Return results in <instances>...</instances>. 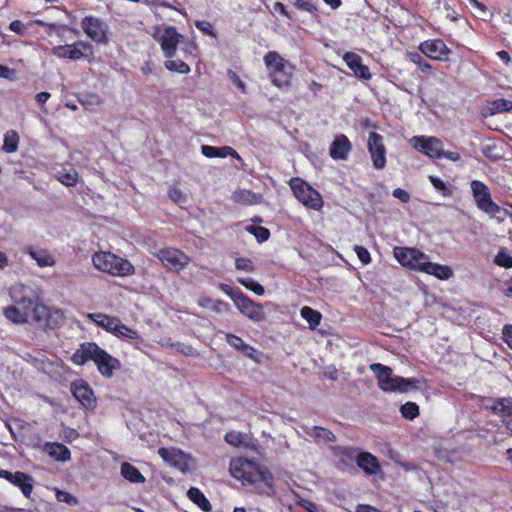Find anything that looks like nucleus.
I'll list each match as a JSON object with an SVG mask.
<instances>
[{
  "label": "nucleus",
  "instance_id": "4d7b16f0",
  "mask_svg": "<svg viewBox=\"0 0 512 512\" xmlns=\"http://www.w3.org/2000/svg\"><path fill=\"white\" fill-rule=\"evenodd\" d=\"M169 197L175 203H183L186 201V196L177 187H171L169 190Z\"/></svg>",
  "mask_w": 512,
  "mask_h": 512
},
{
  "label": "nucleus",
  "instance_id": "0eeeda50",
  "mask_svg": "<svg viewBox=\"0 0 512 512\" xmlns=\"http://www.w3.org/2000/svg\"><path fill=\"white\" fill-rule=\"evenodd\" d=\"M164 267L169 270L179 272L186 268L190 262V258L184 252L172 247H165L153 252Z\"/></svg>",
  "mask_w": 512,
  "mask_h": 512
},
{
  "label": "nucleus",
  "instance_id": "4be33fe9",
  "mask_svg": "<svg viewBox=\"0 0 512 512\" xmlns=\"http://www.w3.org/2000/svg\"><path fill=\"white\" fill-rule=\"evenodd\" d=\"M158 454L165 462L178 467L182 471L184 470L186 463L184 462V454L182 451L163 447L158 450Z\"/></svg>",
  "mask_w": 512,
  "mask_h": 512
},
{
  "label": "nucleus",
  "instance_id": "20e7f679",
  "mask_svg": "<svg viewBox=\"0 0 512 512\" xmlns=\"http://www.w3.org/2000/svg\"><path fill=\"white\" fill-rule=\"evenodd\" d=\"M92 263L97 270L112 276L126 277L135 273L134 266L128 260L110 252L95 253Z\"/></svg>",
  "mask_w": 512,
  "mask_h": 512
},
{
  "label": "nucleus",
  "instance_id": "a878e982",
  "mask_svg": "<svg viewBox=\"0 0 512 512\" xmlns=\"http://www.w3.org/2000/svg\"><path fill=\"white\" fill-rule=\"evenodd\" d=\"M88 317L98 326L111 333H114L120 321L116 317H112L103 313H90Z\"/></svg>",
  "mask_w": 512,
  "mask_h": 512
},
{
  "label": "nucleus",
  "instance_id": "b1692460",
  "mask_svg": "<svg viewBox=\"0 0 512 512\" xmlns=\"http://www.w3.org/2000/svg\"><path fill=\"white\" fill-rule=\"evenodd\" d=\"M26 254L33 258L39 267H52L55 265V260L53 256L45 249L35 250L33 247L29 246L24 251Z\"/></svg>",
  "mask_w": 512,
  "mask_h": 512
},
{
  "label": "nucleus",
  "instance_id": "6e6552de",
  "mask_svg": "<svg viewBox=\"0 0 512 512\" xmlns=\"http://www.w3.org/2000/svg\"><path fill=\"white\" fill-rule=\"evenodd\" d=\"M393 253L402 266L421 272L428 259L426 254L416 248L395 247Z\"/></svg>",
  "mask_w": 512,
  "mask_h": 512
},
{
  "label": "nucleus",
  "instance_id": "79ce46f5",
  "mask_svg": "<svg viewBox=\"0 0 512 512\" xmlns=\"http://www.w3.org/2000/svg\"><path fill=\"white\" fill-rule=\"evenodd\" d=\"M237 281L257 295H263L265 292L264 287L252 278H238Z\"/></svg>",
  "mask_w": 512,
  "mask_h": 512
},
{
  "label": "nucleus",
  "instance_id": "bf43d9fd",
  "mask_svg": "<svg viewBox=\"0 0 512 512\" xmlns=\"http://www.w3.org/2000/svg\"><path fill=\"white\" fill-rule=\"evenodd\" d=\"M468 1H469L470 6L473 9L478 11L479 16H481V17L487 16V14H488L487 7L482 2H479L478 0H468Z\"/></svg>",
  "mask_w": 512,
  "mask_h": 512
},
{
  "label": "nucleus",
  "instance_id": "49530a36",
  "mask_svg": "<svg viewBox=\"0 0 512 512\" xmlns=\"http://www.w3.org/2000/svg\"><path fill=\"white\" fill-rule=\"evenodd\" d=\"M78 174L74 169L67 172H59L58 180L66 186H74L77 183Z\"/></svg>",
  "mask_w": 512,
  "mask_h": 512
},
{
  "label": "nucleus",
  "instance_id": "9b49d317",
  "mask_svg": "<svg viewBox=\"0 0 512 512\" xmlns=\"http://www.w3.org/2000/svg\"><path fill=\"white\" fill-rule=\"evenodd\" d=\"M367 149L370 154L373 167L378 170L384 169L386 166L387 149L382 135L377 132H371L367 140Z\"/></svg>",
  "mask_w": 512,
  "mask_h": 512
},
{
  "label": "nucleus",
  "instance_id": "7ed1b4c3",
  "mask_svg": "<svg viewBox=\"0 0 512 512\" xmlns=\"http://www.w3.org/2000/svg\"><path fill=\"white\" fill-rule=\"evenodd\" d=\"M371 371L375 374L379 388L384 392H407L411 388H416L419 383L416 379H406L400 376H394L389 366L373 363L370 365Z\"/></svg>",
  "mask_w": 512,
  "mask_h": 512
},
{
  "label": "nucleus",
  "instance_id": "9d476101",
  "mask_svg": "<svg viewBox=\"0 0 512 512\" xmlns=\"http://www.w3.org/2000/svg\"><path fill=\"white\" fill-rule=\"evenodd\" d=\"M81 27L87 37L98 44H107L108 25L94 16H86L81 21Z\"/></svg>",
  "mask_w": 512,
  "mask_h": 512
},
{
  "label": "nucleus",
  "instance_id": "09e8293b",
  "mask_svg": "<svg viewBox=\"0 0 512 512\" xmlns=\"http://www.w3.org/2000/svg\"><path fill=\"white\" fill-rule=\"evenodd\" d=\"M245 435L241 432L230 431L225 435V441L235 447H239L244 443Z\"/></svg>",
  "mask_w": 512,
  "mask_h": 512
},
{
  "label": "nucleus",
  "instance_id": "f704fd0d",
  "mask_svg": "<svg viewBox=\"0 0 512 512\" xmlns=\"http://www.w3.org/2000/svg\"><path fill=\"white\" fill-rule=\"evenodd\" d=\"M300 314L302 318H304L310 325V328L315 329L321 321V313L317 310L312 309L311 307L304 306Z\"/></svg>",
  "mask_w": 512,
  "mask_h": 512
},
{
  "label": "nucleus",
  "instance_id": "c85d7f7f",
  "mask_svg": "<svg viewBox=\"0 0 512 512\" xmlns=\"http://www.w3.org/2000/svg\"><path fill=\"white\" fill-rule=\"evenodd\" d=\"M4 315L5 317L12 321L15 324H22L26 323L29 320V312L27 309H23V311H20L15 306H9L4 309Z\"/></svg>",
  "mask_w": 512,
  "mask_h": 512
},
{
  "label": "nucleus",
  "instance_id": "680f3d73",
  "mask_svg": "<svg viewBox=\"0 0 512 512\" xmlns=\"http://www.w3.org/2000/svg\"><path fill=\"white\" fill-rule=\"evenodd\" d=\"M78 436H79L78 432L73 428L65 427L63 429L62 438L69 442L77 439Z\"/></svg>",
  "mask_w": 512,
  "mask_h": 512
},
{
  "label": "nucleus",
  "instance_id": "f8f14e48",
  "mask_svg": "<svg viewBox=\"0 0 512 512\" xmlns=\"http://www.w3.org/2000/svg\"><path fill=\"white\" fill-rule=\"evenodd\" d=\"M257 464L245 458H237L231 461L230 471L234 478L241 480L244 484H253Z\"/></svg>",
  "mask_w": 512,
  "mask_h": 512
},
{
  "label": "nucleus",
  "instance_id": "774afa93",
  "mask_svg": "<svg viewBox=\"0 0 512 512\" xmlns=\"http://www.w3.org/2000/svg\"><path fill=\"white\" fill-rule=\"evenodd\" d=\"M300 10L306 11L312 15L318 13V8L310 0H303Z\"/></svg>",
  "mask_w": 512,
  "mask_h": 512
},
{
  "label": "nucleus",
  "instance_id": "bb28decb",
  "mask_svg": "<svg viewBox=\"0 0 512 512\" xmlns=\"http://www.w3.org/2000/svg\"><path fill=\"white\" fill-rule=\"evenodd\" d=\"M201 150H202L203 155L206 156L207 158H214V157L225 158L228 155H231L236 158H240L238 153L233 148H231L229 146L214 147V146H209V145H203L201 147Z\"/></svg>",
  "mask_w": 512,
  "mask_h": 512
},
{
  "label": "nucleus",
  "instance_id": "864d4df0",
  "mask_svg": "<svg viewBox=\"0 0 512 512\" xmlns=\"http://www.w3.org/2000/svg\"><path fill=\"white\" fill-rule=\"evenodd\" d=\"M206 302L208 303L206 306L210 307L216 313H224L230 310L229 304L222 300L213 301L211 299H207Z\"/></svg>",
  "mask_w": 512,
  "mask_h": 512
},
{
  "label": "nucleus",
  "instance_id": "72a5a7b5",
  "mask_svg": "<svg viewBox=\"0 0 512 512\" xmlns=\"http://www.w3.org/2000/svg\"><path fill=\"white\" fill-rule=\"evenodd\" d=\"M19 135L16 131L10 130L4 135L2 150L6 153H14L18 149Z\"/></svg>",
  "mask_w": 512,
  "mask_h": 512
},
{
  "label": "nucleus",
  "instance_id": "6ab92c4d",
  "mask_svg": "<svg viewBox=\"0 0 512 512\" xmlns=\"http://www.w3.org/2000/svg\"><path fill=\"white\" fill-rule=\"evenodd\" d=\"M343 60L349 69L353 71L356 77L363 80L371 79L372 75L368 66L362 63V59L358 54L353 52H346L343 56Z\"/></svg>",
  "mask_w": 512,
  "mask_h": 512
},
{
  "label": "nucleus",
  "instance_id": "393cba45",
  "mask_svg": "<svg viewBox=\"0 0 512 512\" xmlns=\"http://www.w3.org/2000/svg\"><path fill=\"white\" fill-rule=\"evenodd\" d=\"M422 272L433 275L441 280H447L453 276V270L449 266L432 263L428 259Z\"/></svg>",
  "mask_w": 512,
  "mask_h": 512
},
{
  "label": "nucleus",
  "instance_id": "dca6fc26",
  "mask_svg": "<svg viewBox=\"0 0 512 512\" xmlns=\"http://www.w3.org/2000/svg\"><path fill=\"white\" fill-rule=\"evenodd\" d=\"M71 392L73 396L86 409H94L96 399L89 384L84 381H76L71 384Z\"/></svg>",
  "mask_w": 512,
  "mask_h": 512
},
{
  "label": "nucleus",
  "instance_id": "2eb2a0df",
  "mask_svg": "<svg viewBox=\"0 0 512 512\" xmlns=\"http://www.w3.org/2000/svg\"><path fill=\"white\" fill-rule=\"evenodd\" d=\"M485 406L493 414L500 416L503 423L512 432V398L488 399Z\"/></svg>",
  "mask_w": 512,
  "mask_h": 512
},
{
  "label": "nucleus",
  "instance_id": "1a4fd4ad",
  "mask_svg": "<svg viewBox=\"0 0 512 512\" xmlns=\"http://www.w3.org/2000/svg\"><path fill=\"white\" fill-rule=\"evenodd\" d=\"M182 38L183 36L173 26L165 27L154 34V39L160 44L166 58H173L176 55L177 45Z\"/></svg>",
  "mask_w": 512,
  "mask_h": 512
},
{
  "label": "nucleus",
  "instance_id": "ddd939ff",
  "mask_svg": "<svg viewBox=\"0 0 512 512\" xmlns=\"http://www.w3.org/2000/svg\"><path fill=\"white\" fill-rule=\"evenodd\" d=\"M235 306L245 317L255 323L262 322L266 319L263 306L254 302L244 293L241 295V297H238L237 301L235 302Z\"/></svg>",
  "mask_w": 512,
  "mask_h": 512
},
{
  "label": "nucleus",
  "instance_id": "0e129e2a",
  "mask_svg": "<svg viewBox=\"0 0 512 512\" xmlns=\"http://www.w3.org/2000/svg\"><path fill=\"white\" fill-rule=\"evenodd\" d=\"M9 29L19 35H23L25 33L26 27L21 21L15 20L10 23Z\"/></svg>",
  "mask_w": 512,
  "mask_h": 512
},
{
  "label": "nucleus",
  "instance_id": "423d86ee",
  "mask_svg": "<svg viewBox=\"0 0 512 512\" xmlns=\"http://www.w3.org/2000/svg\"><path fill=\"white\" fill-rule=\"evenodd\" d=\"M470 187L477 208L490 217H497V214H499L502 209L492 200L487 185L482 181L472 180Z\"/></svg>",
  "mask_w": 512,
  "mask_h": 512
},
{
  "label": "nucleus",
  "instance_id": "c03bdc74",
  "mask_svg": "<svg viewBox=\"0 0 512 512\" xmlns=\"http://www.w3.org/2000/svg\"><path fill=\"white\" fill-rule=\"evenodd\" d=\"M408 58L411 62L416 64L423 73L431 71V65L427 63L418 52H409Z\"/></svg>",
  "mask_w": 512,
  "mask_h": 512
},
{
  "label": "nucleus",
  "instance_id": "a18cd8bd",
  "mask_svg": "<svg viewBox=\"0 0 512 512\" xmlns=\"http://www.w3.org/2000/svg\"><path fill=\"white\" fill-rule=\"evenodd\" d=\"M225 339L230 346L239 352H242L244 349H248V344H246L239 336L235 334L226 333Z\"/></svg>",
  "mask_w": 512,
  "mask_h": 512
},
{
  "label": "nucleus",
  "instance_id": "2f4dec72",
  "mask_svg": "<svg viewBox=\"0 0 512 512\" xmlns=\"http://www.w3.org/2000/svg\"><path fill=\"white\" fill-rule=\"evenodd\" d=\"M487 109L489 111V114L491 115L508 112L512 110V101L504 98H499L491 102H488Z\"/></svg>",
  "mask_w": 512,
  "mask_h": 512
},
{
  "label": "nucleus",
  "instance_id": "c756f323",
  "mask_svg": "<svg viewBox=\"0 0 512 512\" xmlns=\"http://www.w3.org/2000/svg\"><path fill=\"white\" fill-rule=\"evenodd\" d=\"M187 496L193 503L197 504L203 511H211L212 506L210 502L198 488H190L187 492Z\"/></svg>",
  "mask_w": 512,
  "mask_h": 512
},
{
  "label": "nucleus",
  "instance_id": "f03ea898",
  "mask_svg": "<svg viewBox=\"0 0 512 512\" xmlns=\"http://www.w3.org/2000/svg\"><path fill=\"white\" fill-rule=\"evenodd\" d=\"M71 360L79 366L92 360L101 375L107 378H111L113 371L120 365L118 359L112 357L94 342L80 344L79 348L73 353Z\"/></svg>",
  "mask_w": 512,
  "mask_h": 512
},
{
  "label": "nucleus",
  "instance_id": "338daca9",
  "mask_svg": "<svg viewBox=\"0 0 512 512\" xmlns=\"http://www.w3.org/2000/svg\"><path fill=\"white\" fill-rule=\"evenodd\" d=\"M393 196L403 203H407L410 199L409 193L401 188H396L393 191Z\"/></svg>",
  "mask_w": 512,
  "mask_h": 512
},
{
  "label": "nucleus",
  "instance_id": "37998d69",
  "mask_svg": "<svg viewBox=\"0 0 512 512\" xmlns=\"http://www.w3.org/2000/svg\"><path fill=\"white\" fill-rule=\"evenodd\" d=\"M400 412L404 418L413 420L419 415V407L414 402H406L400 407Z\"/></svg>",
  "mask_w": 512,
  "mask_h": 512
},
{
  "label": "nucleus",
  "instance_id": "a211bd4d",
  "mask_svg": "<svg viewBox=\"0 0 512 512\" xmlns=\"http://www.w3.org/2000/svg\"><path fill=\"white\" fill-rule=\"evenodd\" d=\"M90 45L84 41H79L73 44L59 45L52 49L53 55L58 58L78 60L83 58L84 54L81 48H89Z\"/></svg>",
  "mask_w": 512,
  "mask_h": 512
},
{
  "label": "nucleus",
  "instance_id": "8fccbe9b",
  "mask_svg": "<svg viewBox=\"0 0 512 512\" xmlns=\"http://www.w3.org/2000/svg\"><path fill=\"white\" fill-rule=\"evenodd\" d=\"M494 262L504 268H512V256L504 249L500 250L495 257Z\"/></svg>",
  "mask_w": 512,
  "mask_h": 512
},
{
  "label": "nucleus",
  "instance_id": "412c9836",
  "mask_svg": "<svg viewBox=\"0 0 512 512\" xmlns=\"http://www.w3.org/2000/svg\"><path fill=\"white\" fill-rule=\"evenodd\" d=\"M43 451L55 461L66 462L71 459L70 450L61 443L46 442L43 446Z\"/></svg>",
  "mask_w": 512,
  "mask_h": 512
},
{
  "label": "nucleus",
  "instance_id": "39448f33",
  "mask_svg": "<svg viewBox=\"0 0 512 512\" xmlns=\"http://www.w3.org/2000/svg\"><path fill=\"white\" fill-rule=\"evenodd\" d=\"M295 197L306 207L313 210H320L323 206V200L318 191L312 188L301 178H292L289 182Z\"/></svg>",
  "mask_w": 512,
  "mask_h": 512
},
{
  "label": "nucleus",
  "instance_id": "cd10ccee",
  "mask_svg": "<svg viewBox=\"0 0 512 512\" xmlns=\"http://www.w3.org/2000/svg\"><path fill=\"white\" fill-rule=\"evenodd\" d=\"M121 475L132 483H144L145 477L141 472L132 464L124 462L121 465Z\"/></svg>",
  "mask_w": 512,
  "mask_h": 512
},
{
  "label": "nucleus",
  "instance_id": "5701e85b",
  "mask_svg": "<svg viewBox=\"0 0 512 512\" xmlns=\"http://www.w3.org/2000/svg\"><path fill=\"white\" fill-rule=\"evenodd\" d=\"M357 465L369 475H375L379 470L378 460L368 452H361L356 455Z\"/></svg>",
  "mask_w": 512,
  "mask_h": 512
},
{
  "label": "nucleus",
  "instance_id": "4468645a",
  "mask_svg": "<svg viewBox=\"0 0 512 512\" xmlns=\"http://www.w3.org/2000/svg\"><path fill=\"white\" fill-rule=\"evenodd\" d=\"M413 148L430 158H441L442 142L436 137L414 136L410 139Z\"/></svg>",
  "mask_w": 512,
  "mask_h": 512
},
{
  "label": "nucleus",
  "instance_id": "ea45409f",
  "mask_svg": "<svg viewBox=\"0 0 512 512\" xmlns=\"http://www.w3.org/2000/svg\"><path fill=\"white\" fill-rule=\"evenodd\" d=\"M0 477L8 480L15 486L20 485V483L26 479H29V475L20 471L12 473L7 470H0Z\"/></svg>",
  "mask_w": 512,
  "mask_h": 512
},
{
  "label": "nucleus",
  "instance_id": "052dcab7",
  "mask_svg": "<svg viewBox=\"0 0 512 512\" xmlns=\"http://www.w3.org/2000/svg\"><path fill=\"white\" fill-rule=\"evenodd\" d=\"M241 353L254 360L255 362H260L261 353L250 345H248V349H244Z\"/></svg>",
  "mask_w": 512,
  "mask_h": 512
},
{
  "label": "nucleus",
  "instance_id": "f257e3e1",
  "mask_svg": "<svg viewBox=\"0 0 512 512\" xmlns=\"http://www.w3.org/2000/svg\"><path fill=\"white\" fill-rule=\"evenodd\" d=\"M10 297L13 302L27 309L29 318L43 329H54L64 322V313L60 309H51L45 305L36 304L32 290L24 285H14L10 288Z\"/></svg>",
  "mask_w": 512,
  "mask_h": 512
},
{
  "label": "nucleus",
  "instance_id": "c9c22d12",
  "mask_svg": "<svg viewBox=\"0 0 512 512\" xmlns=\"http://www.w3.org/2000/svg\"><path fill=\"white\" fill-rule=\"evenodd\" d=\"M308 434L318 441L334 442L336 440V436L330 430L320 426H313Z\"/></svg>",
  "mask_w": 512,
  "mask_h": 512
},
{
  "label": "nucleus",
  "instance_id": "69168bd1",
  "mask_svg": "<svg viewBox=\"0 0 512 512\" xmlns=\"http://www.w3.org/2000/svg\"><path fill=\"white\" fill-rule=\"evenodd\" d=\"M228 76L242 92H245V83L239 78V76L233 70L228 71Z\"/></svg>",
  "mask_w": 512,
  "mask_h": 512
},
{
  "label": "nucleus",
  "instance_id": "e433bc0d",
  "mask_svg": "<svg viewBox=\"0 0 512 512\" xmlns=\"http://www.w3.org/2000/svg\"><path fill=\"white\" fill-rule=\"evenodd\" d=\"M164 66L167 70L171 72H177L184 75L189 74L191 71L190 66L186 64L184 61L173 60L172 58H168L164 62Z\"/></svg>",
  "mask_w": 512,
  "mask_h": 512
},
{
  "label": "nucleus",
  "instance_id": "e2e57ef3",
  "mask_svg": "<svg viewBox=\"0 0 512 512\" xmlns=\"http://www.w3.org/2000/svg\"><path fill=\"white\" fill-rule=\"evenodd\" d=\"M503 340L512 349V325L508 324L502 330Z\"/></svg>",
  "mask_w": 512,
  "mask_h": 512
},
{
  "label": "nucleus",
  "instance_id": "aec40b11",
  "mask_svg": "<svg viewBox=\"0 0 512 512\" xmlns=\"http://www.w3.org/2000/svg\"><path fill=\"white\" fill-rule=\"evenodd\" d=\"M351 150L352 144L344 134L337 135L329 148L334 160H346Z\"/></svg>",
  "mask_w": 512,
  "mask_h": 512
},
{
  "label": "nucleus",
  "instance_id": "473e14b6",
  "mask_svg": "<svg viewBox=\"0 0 512 512\" xmlns=\"http://www.w3.org/2000/svg\"><path fill=\"white\" fill-rule=\"evenodd\" d=\"M264 61L268 67L273 68L275 73H281L284 70V59L277 52H268L264 56Z\"/></svg>",
  "mask_w": 512,
  "mask_h": 512
},
{
  "label": "nucleus",
  "instance_id": "7c9ffc66",
  "mask_svg": "<svg viewBox=\"0 0 512 512\" xmlns=\"http://www.w3.org/2000/svg\"><path fill=\"white\" fill-rule=\"evenodd\" d=\"M114 334L122 339H130L137 341L135 347H138V344L143 342V339L141 338L137 331L127 327L121 321H119V324L116 327Z\"/></svg>",
  "mask_w": 512,
  "mask_h": 512
},
{
  "label": "nucleus",
  "instance_id": "4c0bfd02",
  "mask_svg": "<svg viewBox=\"0 0 512 512\" xmlns=\"http://www.w3.org/2000/svg\"><path fill=\"white\" fill-rule=\"evenodd\" d=\"M234 200L243 204H255L262 198L261 195L252 193L248 190H241L234 193Z\"/></svg>",
  "mask_w": 512,
  "mask_h": 512
},
{
  "label": "nucleus",
  "instance_id": "f3484780",
  "mask_svg": "<svg viewBox=\"0 0 512 512\" xmlns=\"http://www.w3.org/2000/svg\"><path fill=\"white\" fill-rule=\"evenodd\" d=\"M419 49L427 57L434 60H444L450 53L446 44L439 39L425 41L420 44Z\"/></svg>",
  "mask_w": 512,
  "mask_h": 512
},
{
  "label": "nucleus",
  "instance_id": "6e6d98bb",
  "mask_svg": "<svg viewBox=\"0 0 512 512\" xmlns=\"http://www.w3.org/2000/svg\"><path fill=\"white\" fill-rule=\"evenodd\" d=\"M354 251L362 264L367 265L371 262L370 253L365 247L356 245Z\"/></svg>",
  "mask_w": 512,
  "mask_h": 512
},
{
  "label": "nucleus",
  "instance_id": "5fc2aeb1",
  "mask_svg": "<svg viewBox=\"0 0 512 512\" xmlns=\"http://www.w3.org/2000/svg\"><path fill=\"white\" fill-rule=\"evenodd\" d=\"M235 267L237 270H243L245 272H254L255 266L252 260L248 258H237L235 260Z\"/></svg>",
  "mask_w": 512,
  "mask_h": 512
},
{
  "label": "nucleus",
  "instance_id": "de8ad7c7",
  "mask_svg": "<svg viewBox=\"0 0 512 512\" xmlns=\"http://www.w3.org/2000/svg\"><path fill=\"white\" fill-rule=\"evenodd\" d=\"M430 182L433 187L441 192L444 196H451L452 189L442 179L436 176H429Z\"/></svg>",
  "mask_w": 512,
  "mask_h": 512
},
{
  "label": "nucleus",
  "instance_id": "a19ab883",
  "mask_svg": "<svg viewBox=\"0 0 512 512\" xmlns=\"http://www.w3.org/2000/svg\"><path fill=\"white\" fill-rule=\"evenodd\" d=\"M246 230L249 233L253 234L256 237L257 241L260 243L267 241L270 237V231L263 226L251 225L247 226Z\"/></svg>",
  "mask_w": 512,
  "mask_h": 512
},
{
  "label": "nucleus",
  "instance_id": "58836bf2",
  "mask_svg": "<svg viewBox=\"0 0 512 512\" xmlns=\"http://www.w3.org/2000/svg\"><path fill=\"white\" fill-rule=\"evenodd\" d=\"M254 483L263 482L267 487L271 488L273 484V475L266 468L257 465L255 470Z\"/></svg>",
  "mask_w": 512,
  "mask_h": 512
},
{
  "label": "nucleus",
  "instance_id": "3c124183",
  "mask_svg": "<svg viewBox=\"0 0 512 512\" xmlns=\"http://www.w3.org/2000/svg\"><path fill=\"white\" fill-rule=\"evenodd\" d=\"M55 491V496L58 502L66 503L72 506L78 504V499L69 492L62 491L59 489H56Z\"/></svg>",
  "mask_w": 512,
  "mask_h": 512
},
{
  "label": "nucleus",
  "instance_id": "13d9d810",
  "mask_svg": "<svg viewBox=\"0 0 512 512\" xmlns=\"http://www.w3.org/2000/svg\"><path fill=\"white\" fill-rule=\"evenodd\" d=\"M31 482H32V478H31V476H29V479L22 481L20 483V485L17 486L21 489L23 495L27 498H30L32 490H33V485Z\"/></svg>",
  "mask_w": 512,
  "mask_h": 512
},
{
  "label": "nucleus",
  "instance_id": "603ef678",
  "mask_svg": "<svg viewBox=\"0 0 512 512\" xmlns=\"http://www.w3.org/2000/svg\"><path fill=\"white\" fill-rule=\"evenodd\" d=\"M219 288L222 292L228 295L234 303L237 301L238 297H241V295L243 294V292L240 289L233 288L225 283H220Z\"/></svg>",
  "mask_w": 512,
  "mask_h": 512
}]
</instances>
